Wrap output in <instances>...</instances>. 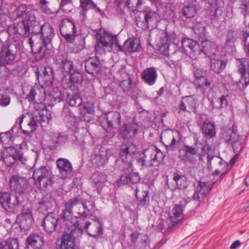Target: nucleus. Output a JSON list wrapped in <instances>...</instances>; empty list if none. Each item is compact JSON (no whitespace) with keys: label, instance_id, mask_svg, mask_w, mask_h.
Returning a JSON list of instances; mask_svg holds the SVG:
<instances>
[{"label":"nucleus","instance_id":"f257e3e1","mask_svg":"<svg viewBox=\"0 0 249 249\" xmlns=\"http://www.w3.org/2000/svg\"><path fill=\"white\" fill-rule=\"evenodd\" d=\"M9 17L12 19L22 18L21 22L14 26V32L25 37H30L28 39V43L32 51L34 44L32 37L34 35L40 36L43 45V47H39L38 53H41L43 47L47 48L51 45L54 36L53 27L48 23L41 24L35 12L27 11L25 5L21 4L11 7L9 11Z\"/></svg>","mask_w":249,"mask_h":249},{"label":"nucleus","instance_id":"f03ea898","mask_svg":"<svg viewBox=\"0 0 249 249\" xmlns=\"http://www.w3.org/2000/svg\"><path fill=\"white\" fill-rule=\"evenodd\" d=\"M136 151V145L131 142H124L121 145L120 155L124 163V173L118 181L120 185L136 184L140 180L139 174L133 172L132 167V162Z\"/></svg>","mask_w":249,"mask_h":249},{"label":"nucleus","instance_id":"7ed1b4c3","mask_svg":"<svg viewBox=\"0 0 249 249\" xmlns=\"http://www.w3.org/2000/svg\"><path fill=\"white\" fill-rule=\"evenodd\" d=\"M162 152L155 146H151L144 149L137 160L142 168L157 166L163 160Z\"/></svg>","mask_w":249,"mask_h":249},{"label":"nucleus","instance_id":"20e7f679","mask_svg":"<svg viewBox=\"0 0 249 249\" xmlns=\"http://www.w3.org/2000/svg\"><path fill=\"white\" fill-rule=\"evenodd\" d=\"M119 46L117 36L107 31H104L97 33V42L95 46L96 53L105 54L106 52H110L114 46Z\"/></svg>","mask_w":249,"mask_h":249},{"label":"nucleus","instance_id":"39448f33","mask_svg":"<svg viewBox=\"0 0 249 249\" xmlns=\"http://www.w3.org/2000/svg\"><path fill=\"white\" fill-rule=\"evenodd\" d=\"M157 45L159 51L163 55L170 56L169 61H166L167 65L171 69L177 70L180 68V53L176 50L171 53V47L175 48L174 44H170L166 36L160 39Z\"/></svg>","mask_w":249,"mask_h":249},{"label":"nucleus","instance_id":"423d86ee","mask_svg":"<svg viewBox=\"0 0 249 249\" xmlns=\"http://www.w3.org/2000/svg\"><path fill=\"white\" fill-rule=\"evenodd\" d=\"M221 137L228 144L232 145L235 153H240L244 148L245 140L238 134L237 130L233 127H224L222 129Z\"/></svg>","mask_w":249,"mask_h":249},{"label":"nucleus","instance_id":"0eeeda50","mask_svg":"<svg viewBox=\"0 0 249 249\" xmlns=\"http://www.w3.org/2000/svg\"><path fill=\"white\" fill-rule=\"evenodd\" d=\"M99 122L107 132L113 128H117L121 124V115L117 111H111L102 114L99 118Z\"/></svg>","mask_w":249,"mask_h":249},{"label":"nucleus","instance_id":"6e6552de","mask_svg":"<svg viewBox=\"0 0 249 249\" xmlns=\"http://www.w3.org/2000/svg\"><path fill=\"white\" fill-rule=\"evenodd\" d=\"M160 139L168 151H174L179 148L181 137L178 131H168L161 134Z\"/></svg>","mask_w":249,"mask_h":249},{"label":"nucleus","instance_id":"1a4fd4ad","mask_svg":"<svg viewBox=\"0 0 249 249\" xmlns=\"http://www.w3.org/2000/svg\"><path fill=\"white\" fill-rule=\"evenodd\" d=\"M79 202L78 199H74V197L71 198L65 203V209L62 210V219L65 226L71 224L72 225L73 219V212L78 214L80 213V209H78L77 204Z\"/></svg>","mask_w":249,"mask_h":249},{"label":"nucleus","instance_id":"9d476101","mask_svg":"<svg viewBox=\"0 0 249 249\" xmlns=\"http://www.w3.org/2000/svg\"><path fill=\"white\" fill-rule=\"evenodd\" d=\"M207 159L209 167L211 166L212 161L216 165V169L213 172V175L216 181L220 180L228 172L229 166L228 163L217 156H212L208 154Z\"/></svg>","mask_w":249,"mask_h":249},{"label":"nucleus","instance_id":"9b49d317","mask_svg":"<svg viewBox=\"0 0 249 249\" xmlns=\"http://www.w3.org/2000/svg\"><path fill=\"white\" fill-rule=\"evenodd\" d=\"M19 50V44L14 41L6 48L2 49L0 54V62L3 64H12L15 60Z\"/></svg>","mask_w":249,"mask_h":249},{"label":"nucleus","instance_id":"f8f14e48","mask_svg":"<svg viewBox=\"0 0 249 249\" xmlns=\"http://www.w3.org/2000/svg\"><path fill=\"white\" fill-rule=\"evenodd\" d=\"M33 178L38 181L40 188L43 189L47 188L53 183L52 172L44 166L34 170Z\"/></svg>","mask_w":249,"mask_h":249},{"label":"nucleus","instance_id":"ddd939ff","mask_svg":"<svg viewBox=\"0 0 249 249\" xmlns=\"http://www.w3.org/2000/svg\"><path fill=\"white\" fill-rule=\"evenodd\" d=\"M53 62L56 67L64 75L74 71V64L66 55L58 53L53 58Z\"/></svg>","mask_w":249,"mask_h":249},{"label":"nucleus","instance_id":"4468645a","mask_svg":"<svg viewBox=\"0 0 249 249\" xmlns=\"http://www.w3.org/2000/svg\"><path fill=\"white\" fill-rule=\"evenodd\" d=\"M60 31L67 42L71 43L74 41L76 36V27L74 21L69 18L63 19L60 27Z\"/></svg>","mask_w":249,"mask_h":249},{"label":"nucleus","instance_id":"2eb2a0df","mask_svg":"<svg viewBox=\"0 0 249 249\" xmlns=\"http://www.w3.org/2000/svg\"><path fill=\"white\" fill-rule=\"evenodd\" d=\"M56 206L55 200L51 194H47L37 199L36 209L40 213L52 211Z\"/></svg>","mask_w":249,"mask_h":249},{"label":"nucleus","instance_id":"dca6fc26","mask_svg":"<svg viewBox=\"0 0 249 249\" xmlns=\"http://www.w3.org/2000/svg\"><path fill=\"white\" fill-rule=\"evenodd\" d=\"M131 242L128 243L130 249H150L148 236L144 234L133 232L130 235Z\"/></svg>","mask_w":249,"mask_h":249},{"label":"nucleus","instance_id":"f3484780","mask_svg":"<svg viewBox=\"0 0 249 249\" xmlns=\"http://www.w3.org/2000/svg\"><path fill=\"white\" fill-rule=\"evenodd\" d=\"M23 157L20 151L14 146L5 148L3 153L2 160L7 166H12L18 160L23 162Z\"/></svg>","mask_w":249,"mask_h":249},{"label":"nucleus","instance_id":"a211bd4d","mask_svg":"<svg viewBox=\"0 0 249 249\" xmlns=\"http://www.w3.org/2000/svg\"><path fill=\"white\" fill-rule=\"evenodd\" d=\"M74 197V199L79 200L77 207L78 209H80V213H78L80 217L86 218L92 215L95 210V204L93 202L89 201L87 204L86 201L80 196Z\"/></svg>","mask_w":249,"mask_h":249},{"label":"nucleus","instance_id":"6ab92c4d","mask_svg":"<svg viewBox=\"0 0 249 249\" xmlns=\"http://www.w3.org/2000/svg\"><path fill=\"white\" fill-rule=\"evenodd\" d=\"M195 191L193 199L199 202L202 201L212 188L211 184L208 182L199 181L194 184Z\"/></svg>","mask_w":249,"mask_h":249},{"label":"nucleus","instance_id":"aec40b11","mask_svg":"<svg viewBox=\"0 0 249 249\" xmlns=\"http://www.w3.org/2000/svg\"><path fill=\"white\" fill-rule=\"evenodd\" d=\"M58 169V176L63 179L70 178L72 173L73 168L71 162L67 159L59 158L56 161Z\"/></svg>","mask_w":249,"mask_h":249},{"label":"nucleus","instance_id":"412c9836","mask_svg":"<svg viewBox=\"0 0 249 249\" xmlns=\"http://www.w3.org/2000/svg\"><path fill=\"white\" fill-rule=\"evenodd\" d=\"M69 78L66 75H64L62 78V82L63 85L66 84V88H70L72 89V87L78 88L82 82L83 76L81 73L77 69H74L73 71H71L69 74Z\"/></svg>","mask_w":249,"mask_h":249},{"label":"nucleus","instance_id":"4be33fe9","mask_svg":"<svg viewBox=\"0 0 249 249\" xmlns=\"http://www.w3.org/2000/svg\"><path fill=\"white\" fill-rule=\"evenodd\" d=\"M238 71L241 74L239 82L246 88L249 84V59L242 58L237 60Z\"/></svg>","mask_w":249,"mask_h":249},{"label":"nucleus","instance_id":"5701e85b","mask_svg":"<svg viewBox=\"0 0 249 249\" xmlns=\"http://www.w3.org/2000/svg\"><path fill=\"white\" fill-rule=\"evenodd\" d=\"M10 187L12 190L20 196L27 188V180L24 178L17 175L13 176L10 180Z\"/></svg>","mask_w":249,"mask_h":249},{"label":"nucleus","instance_id":"b1692460","mask_svg":"<svg viewBox=\"0 0 249 249\" xmlns=\"http://www.w3.org/2000/svg\"><path fill=\"white\" fill-rule=\"evenodd\" d=\"M182 150L185 152V154L182 156V160L186 162H194L196 161V157L198 156L201 161H203V154L198 153V149L188 145H184L182 148Z\"/></svg>","mask_w":249,"mask_h":249},{"label":"nucleus","instance_id":"393cba45","mask_svg":"<svg viewBox=\"0 0 249 249\" xmlns=\"http://www.w3.org/2000/svg\"><path fill=\"white\" fill-rule=\"evenodd\" d=\"M174 183L169 184L168 181L167 184L168 187L172 191L174 192L176 190H184L188 186V180L186 177L181 173H175L173 174Z\"/></svg>","mask_w":249,"mask_h":249},{"label":"nucleus","instance_id":"a878e982","mask_svg":"<svg viewBox=\"0 0 249 249\" xmlns=\"http://www.w3.org/2000/svg\"><path fill=\"white\" fill-rule=\"evenodd\" d=\"M45 96V90L42 86L35 85L30 89L26 99L30 102H40Z\"/></svg>","mask_w":249,"mask_h":249},{"label":"nucleus","instance_id":"bb28decb","mask_svg":"<svg viewBox=\"0 0 249 249\" xmlns=\"http://www.w3.org/2000/svg\"><path fill=\"white\" fill-rule=\"evenodd\" d=\"M58 220L59 217L57 215L53 213H48L43 218L42 226L46 232L52 233L55 230Z\"/></svg>","mask_w":249,"mask_h":249},{"label":"nucleus","instance_id":"cd10ccee","mask_svg":"<svg viewBox=\"0 0 249 249\" xmlns=\"http://www.w3.org/2000/svg\"><path fill=\"white\" fill-rule=\"evenodd\" d=\"M142 14L144 16V26L145 29L153 28L157 26L159 21V15L156 12L147 9L144 10Z\"/></svg>","mask_w":249,"mask_h":249},{"label":"nucleus","instance_id":"c85d7f7f","mask_svg":"<svg viewBox=\"0 0 249 249\" xmlns=\"http://www.w3.org/2000/svg\"><path fill=\"white\" fill-rule=\"evenodd\" d=\"M101 65V63L97 57L89 58L85 62L86 71L93 76L96 77L100 72Z\"/></svg>","mask_w":249,"mask_h":249},{"label":"nucleus","instance_id":"c756f323","mask_svg":"<svg viewBox=\"0 0 249 249\" xmlns=\"http://www.w3.org/2000/svg\"><path fill=\"white\" fill-rule=\"evenodd\" d=\"M119 134L124 139H129L137 133L139 126L137 123H132L124 124L120 129Z\"/></svg>","mask_w":249,"mask_h":249},{"label":"nucleus","instance_id":"7c9ffc66","mask_svg":"<svg viewBox=\"0 0 249 249\" xmlns=\"http://www.w3.org/2000/svg\"><path fill=\"white\" fill-rule=\"evenodd\" d=\"M181 44L186 54H200V46L196 41L190 38H184L181 41Z\"/></svg>","mask_w":249,"mask_h":249},{"label":"nucleus","instance_id":"2f4dec72","mask_svg":"<svg viewBox=\"0 0 249 249\" xmlns=\"http://www.w3.org/2000/svg\"><path fill=\"white\" fill-rule=\"evenodd\" d=\"M140 42L136 38L128 39L123 46L119 43L118 50L121 52L127 51L129 53H133L140 51Z\"/></svg>","mask_w":249,"mask_h":249},{"label":"nucleus","instance_id":"473e14b6","mask_svg":"<svg viewBox=\"0 0 249 249\" xmlns=\"http://www.w3.org/2000/svg\"><path fill=\"white\" fill-rule=\"evenodd\" d=\"M226 61L220 54L210 58V69L216 73H221L225 68Z\"/></svg>","mask_w":249,"mask_h":249},{"label":"nucleus","instance_id":"72a5a7b5","mask_svg":"<svg viewBox=\"0 0 249 249\" xmlns=\"http://www.w3.org/2000/svg\"><path fill=\"white\" fill-rule=\"evenodd\" d=\"M201 46V48H200V52H203L206 55L210 57V58L215 55L220 54L215 43L209 40H202Z\"/></svg>","mask_w":249,"mask_h":249},{"label":"nucleus","instance_id":"f704fd0d","mask_svg":"<svg viewBox=\"0 0 249 249\" xmlns=\"http://www.w3.org/2000/svg\"><path fill=\"white\" fill-rule=\"evenodd\" d=\"M183 217V209L181 205H176L168 213V220L172 226L181 222Z\"/></svg>","mask_w":249,"mask_h":249},{"label":"nucleus","instance_id":"c9c22d12","mask_svg":"<svg viewBox=\"0 0 249 249\" xmlns=\"http://www.w3.org/2000/svg\"><path fill=\"white\" fill-rule=\"evenodd\" d=\"M87 232L89 235L94 238L101 237L103 234L104 231L103 225L100 219L96 218L93 223H91L90 226H89Z\"/></svg>","mask_w":249,"mask_h":249},{"label":"nucleus","instance_id":"e433bc0d","mask_svg":"<svg viewBox=\"0 0 249 249\" xmlns=\"http://www.w3.org/2000/svg\"><path fill=\"white\" fill-rule=\"evenodd\" d=\"M141 76L145 83L149 86H152L156 82L158 74L156 69L154 67H150L143 71Z\"/></svg>","mask_w":249,"mask_h":249},{"label":"nucleus","instance_id":"4c0bfd02","mask_svg":"<svg viewBox=\"0 0 249 249\" xmlns=\"http://www.w3.org/2000/svg\"><path fill=\"white\" fill-rule=\"evenodd\" d=\"M148 194V192L146 191L138 192V190H136V203L137 205V209L140 210L142 208L146 209L148 207L150 201Z\"/></svg>","mask_w":249,"mask_h":249},{"label":"nucleus","instance_id":"58836bf2","mask_svg":"<svg viewBox=\"0 0 249 249\" xmlns=\"http://www.w3.org/2000/svg\"><path fill=\"white\" fill-rule=\"evenodd\" d=\"M27 249H41L44 244L43 238L37 234H32L27 239Z\"/></svg>","mask_w":249,"mask_h":249},{"label":"nucleus","instance_id":"ea45409f","mask_svg":"<svg viewBox=\"0 0 249 249\" xmlns=\"http://www.w3.org/2000/svg\"><path fill=\"white\" fill-rule=\"evenodd\" d=\"M34 218L33 215L18 214L17 216L16 222L24 229L28 230L33 225Z\"/></svg>","mask_w":249,"mask_h":249},{"label":"nucleus","instance_id":"a19ab883","mask_svg":"<svg viewBox=\"0 0 249 249\" xmlns=\"http://www.w3.org/2000/svg\"><path fill=\"white\" fill-rule=\"evenodd\" d=\"M80 7L82 10V15L85 16L86 13L90 9H94L97 13L103 15V12L97 6L92 0H80Z\"/></svg>","mask_w":249,"mask_h":249},{"label":"nucleus","instance_id":"79ce46f5","mask_svg":"<svg viewBox=\"0 0 249 249\" xmlns=\"http://www.w3.org/2000/svg\"><path fill=\"white\" fill-rule=\"evenodd\" d=\"M91 179L98 192L105 185V183L107 180L106 175L99 172H95L92 175Z\"/></svg>","mask_w":249,"mask_h":249},{"label":"nucleus","instance_id":"37998d69","mask_svg":"<svg viewBox=\"0 0 249 249\" xmlns=\"http://www.w3.org/2000/svg\"><path fill=\"white\" fill-rule=\"evenodd\" d=\"M3 208L6 212L9 213H14L19 205H21V201L20 200V196L18 195L13 196V198L11 197V200L8 201Z\"/></svg>","mask_w":249,"mask_h":249},{"label":"nucleus","instance_id":"c03bdc74","mask_svg":"<svg viewBox=\"0 0 249 249\" xmlns=\"http://www.w3.org/2000/svg\"><path fill=\"white\" fill-rule=\"evenodd\" d=\"M65 226V233L63 235H67L71 239L75 241V239L79 238L82 235V231L76 227L73 224Z\"/></svg>","mask_w":249,"mask_h":249},{"label":"nucleus","instance_id":"a18cd8bd","mask_svg":"<svg viewBox=\"0 0 249 249\" xmlns=\"http://www.w3.org/2000/svg\"><path fill=\"white\" fill-rule=\"evenodd\" d=\"M62 115L69 127L74 126L76 124V117L74 113L68 107H64L62 111Z\"/></svg>","mask_w":249,"mask_h":249},{"label":"nucleus","instance_id":"49530a36","mask_svg":"<svg viewBox=\"0 0 249 249\" xmlns=\"http://www.w3.org/2000/svg\"><path fill=\"white\" fill-rule=\"evenodd\" d=\"M75 242L67 235H63L60 239V243L58 244L57 249H75Z\"/></svg>","mask_w":249,"mask_h":249},{"label":"nucleus","instance_id":"de8ad7c7","mask_svg":"<svg viewBox=\"0 0 249 249\" xmlns=\"http://www.w3.org/2000/svg\"><path fill=\"white\" fill-rule=\"evenodd\" d=\"M202 130L205 135L210 138H212L215 135V125L208 120H206L203 122Z\"/></svg>","mask_w":249,"mask_h":249},{"label":"nucleus","instance_id":"09e8293b","mask_svg":"<svg viewBox=\"0 0 249 249\" xmlns=\"http://www.w3.org/2000/svg\"><path fill=\"white\" fill-rule=\"evenodd\" d=\"M18 246L17 238H10L0 242V249H18Z\"/></svg>","mask_w":249,"mask_h":249},{"label":"nucleus","instance_id":"8fccbe9b","mask_svg":"<svg viewBox=\"0 0 249 249\" xmlns=\"http://www.w3.org/2000/svg\"><path fill=\"white\" fill-rule=\"evenodd\" d=\"M196 103V101L195 99L192 96L183 97L180 101L179 107L180 110L190 112V110L187 109L186 104L192 103V106H190V110H194L195 109Z\"/></svg>","mask_w":249,"mask_h":249},{"label":"nucleus","instance_id":"3c124183","mask_svg":"<svg viewBox=\"0 0 249 249\" xmlns=\"http://www.w3.org/2000/svg\"><path fill=\"white\" fill-rule=\"evenodd\" d=\"M196 12V7L193 3H187L183 7L182 10L183 15L187 18L194 17Z\"/></svg>","mask_w":249,"mask_h":249},{"label":"nucleus","instance_id":"603ef678","mask_svg":"<svg viewBox=\"0 0 249 249\" xmlns=\"http://www.w3.org/2000/svg\"><path fill=\"white\" fill-rule=\"evenodd\" d=\"M194 83L196 86V89H200L202 93H204L205 90L209 88L211 86V82L208 81L206 77L195 79Z\"/></svg>","mask_w":249,"mask_h":249},{"label":"nucleus","instance_id":"864d4df0","mask_svg":"<svg viewBox=\"0 0 249 249\" xmlns=\"http://www.w3.org/2000/svg\"><path fill=\"white\" fill-rule=\"evenodd\" d=\"M54 73L51 67L43 68L42 78L46 84L51 85L53 82Z\"/></svg>","mask_w":249,"mask_h":249},{"label":"nucleus","instance_id":"5fc2aeb1","mask_svg":"<svg viewBox=\"0 0 249 249\" xmlns=\"http://www.w3.org/2000/svg\"><path fill=\"white\" fill-rule=\"evenodd\" d=\"M66 100L67 102L72 107H78L82 103V100L77 94H70L67 92Z\"/></svg>","mask_w":249,"mask_h":249},{"label":"nucleus","instance_id":"6e6d98bb","mask_svg":"<svg viewBox=\"0 0 249 249\" xmlns=\"http://www.w3.org/2000/svg\"><path fill=\"white\" fill-rule=\"evenodd\" d=\"M80 217L79 219H77V218L73 219L74 220L72 224L82 231L84 230L87 231L89 226L91 225V222L86 220L84 217Z\"/></svg>","mask_w":249,"mask_h":249},{"label":"nucleus","instance_id":"4d7b16f0","mask_svg":"<svg viewBox=\"0 0 249 249\" xmlns=\"http://www.w3.org/2000/svg\"><path fill=\"white\" fill-rule=\"evenodd\" d=\"M34 117L37 122L41 124L43 123L48 124L51 119L50 113L46 110L39 112L38 115H36Z\"/></svg>","mask_w":249,"mask_h":249},{"label":"nucleus","instance_id":"13d9d810","mask_svg":"<svg viewBox=\"0 0 249 249\" xmlns=\"http://www.w3.org/2000/svg\"><path fill=\"white\" fill-rule=\"evenodd\" d=\"M238 38V33L236 31L230 30L228 31L227 35V39L226 45L227 46H232L234 45Z\"/></svg>","mask_w":249,"mask_h":249},{"label":"nucleus","instance_id":"bf43d9fd","mask_svg":"<svg viewBox=\"0 0 249 249\" xmlns=\"http://www.w3.org/2000/svg\"><path fill=\"white\" fill-rule=\"evenodd\" d=\"M193 30L196 35H197L200 38L205 36L206 28L201 23H198L193 27Z\"/></svg>","mask_w":249,"mask_h":249},{"label":"nucleus","instance_id":"052dcab7","mask_svg":"<svg viewBox=\"0 0 249 249\" xmlns=\"http://www.w3.org/2000/svg\"><path fill=\"white\" fill-rule=\"evenodd\" d=\"M11 195L10 193L6 191L0 192V205L3 208L6 205L8 201L11 200Z\"/></svg>","mask_w":249,"mask_h":249},{"label":"nucleus","instance_id":"680f3d73","mask_svg":"<svg viewBox=\"0 0 249 249\" xmlns=\"http://www.w3.org/2000/svg\"><path fill=\"white\" fill-rule=\"evenodd\" d=\"M83 113L84 114V117H85V115L87 114L90 115L88 119L84 118V120L85 121L89 122L90 120V117H92L94 114V110L93 106L91 105H86L84 106V112Z\"/></svg>","mask_w":249,"mask_h":249},{"label":"nucleus","instance_id":"e2e57ef3","mask_svg":"<svg viewBox=\"0 0 249 249\" xmlns=\"http://www.w3.org/2000/svg\"><path fill=\"white\" fill-rule=\"evenodd\" d=\"M71 0H61L60 9L66 13H69L71 11L69 7L71 6Z\"/></svg>","mask_w":249,"mask_h":249},{"label":"nucleus","instance_id":"0e129e2a","mask_svg":"<svg viewBox=\"0 0 249 249\" xmlns=\"http://www.w3.org/2000/svg\"><path fill=\"white\" fill-rule=\"evenodd\" d=\"M240 8L244 17L249 14V0H242Z\"/></svg>","mask_w":249,"mask_h":249},{"label":"nucleus","instance_id":"69168bd1","mask_svg":"<svg viewBox=\"0 0 249 249\" xmlns=\"http://www.w3.org/2000/svg\"><path fill=\"white\" fill-rule=\"evenodd\" d=\"M53 98L55 102L60 103L64 99V95L57 88L53 89V92L52 93Z\"/></svg>","mask_w":249,"mask_h":249},{"label":"nucleus","instance_id":"338daca9","mask_svg":"<svg viewBox=\"0 0 249 249\" xmlns=\"http://www.w3.org/2000/svg\"><path fill=\"white\" fill-rule=\"evenodd\" d=\"M11 102V98L9 95L6 93L0 95V106L6 107L9 105Z\"/></svg>","mask_w":249,"mask_h":249},{"label":"nucleus","instance_id":"774afa93","mask_svg":"<svg viewBox=\"0 0 249 249\" xmlns=\"http://www.w3.org/2000/svg\"><path fill=\"white\" fill-rule=\"evenodd\" d=\"M19 214L33 215L31 204L27 203L23 205L22 206L21 213Z\"/></svg>","mask_w":249,"mask_h":249}]
</instances>
